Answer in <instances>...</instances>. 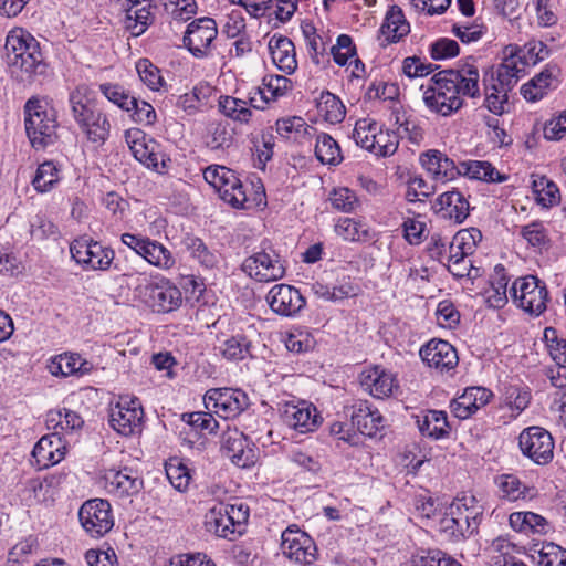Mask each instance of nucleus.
<instances>
[{
  "label": "nucleus",
  "instance_id": "f257e3e1",
  "mask_svg": "<svg viewBox=\"0 0 566 566\" xmlns=\"http://www.w3.org/2000/svg\"><path fill=\"white\" fill-rule=\"evenodd\" d=\"M480 73L475 65L464 63L461 67L436 73L423 90L424 105L433 113L450 116L464 104L463 97H478Z\"/></svg>",
  "mask_w": 566,
  "mask_h": 566
},
{
  "label": "nucleus",
  "instance_id": "f03ea898",
  "mask_svg": "<svg viewBox=\"0 0 566 566\" xmlns=\"http://www.w3.org/2000/svg\"><path fill=\"white\" fill-rule=\"evenodd\" d=\"M23 114L25 133L35 150H43L56 143L57 113L48 97H30L23 106Z\"/></svg>",
  "mask_w": 566,
  "mask_h": 566
},
{
  "label": "nucleus",
  "instance_id": "7ed1b4c3",
  "mask_svg": "<svg viewBox=\"0 0 566 566\" xmlns=\"http://www.w3.org/2000/svg\"><path fill=\"white\" fill-rule=\"evenodd\" d=\"M6 60L10 67L29 75L42 74L45 70L39 42L23 30L11 31L6 40Z\"/></svg>",
  "mask_w": 566,
  "mask_h": 566
},
{
  "label": "nucleus",
  "instance_id": "20e7f679",
  "mask_svg": "<svg viewBox=\"0 0 566 566\" xmlns=\"http://www.w3.org/2000/svg\"><path fill=\"white\" fill-rule=\"evenodd\" d=\"M134 295L153 312L170 313L182 303L180 290L168 279H138Z\"/></svg>",
  "mask_w": 566,
  "mask_h": 566
},
{
  "label": "nucleus",
  "instance_id": "39448f33",
  "mask_svg": "<svg viewBox=\"0 0 566 566\" xmlns=\"http://www.w3.org/2000/svg\"><path fill=\"white\" fill-rule=\"evenodd\" d=\"M248 520L249 509L242 503H218L206 513L205 527L219 537L233 539L242 534Z\"/></svg>",
  "mask_w": 566,
  "mask_h": 566
},
{
  "label": "nucleus",
  "instance_id": "423d86ee",
  "mask_svg": "<svg viewBox=\"0 0 566 566\" xmlns=\"http://www.w3.org/2000/svg\"><path fill=\"white\" fill-rule=\"evenodd\" d=\"M513 303L531 316L538 317L547 308L549 293L544 281L535 275L517 277L510 290Z\"/></svg>",
  "mask_w": 566,
  "mask_h": 566
},
{
  "label": "nucleus",
  "instance_id": "0eeeda50",
  "mask_svg": "<svg viewBox=\"0 0 566 566\" xmlns=\"http://www.w3.org/2000/svg\"><path fill=\"white\" fill-rule=\"evenodd\" d=\"M205 180L219 193L220 198L237 209H243L247 192L235 172L226 166L212 165L203 170Z\"/></svg>",
  "mask_w": 566,
  "mask_h": 566
},
{
  "label": "nucleus",
  "instance_id": "6e6552de",
  "mask_svg": "<svg viewBox=\"0 0 566 566\" xmlns=\"http://www.w3.org/2000/svg\"><path fill=\"white\" fill-rule=\"evenodd\" d=\"M241 268L244 273L258 282L281 280L286 271L284 261L271 247L262 248L248 256Z\"/></svg>",
  "mask_w": 566,
  "mask_h": 566
},
{
  "label": "nucleus",
  "instance_id": "1a4fd4ad",
  "mask_svg": "<svg viewBox=\"0 0 566 566\" xmlns=\"http://www.w3.org/2000/svg\"><path fill=\"white\" fill-rule=\"evenodd\" d=\"M73 260L88 270L107 271L115 259V251L98 241L87 238L75 239L70 244Z\"/></svg>",
  "mask_w": 566,
  "mask_h": 566
},
{
  "label": "nucleus",
  "instance_id": "9d476101",
  "mask_svg": "<svg viewBox=\"0 0 566 566\" xmlns=\"http://www.w3.org/2000/svg\"><path fill=\"white\" fill-rule=\"evenodd\" d=\"M125 140L136 160L157 172H165L170 161L159 150V145L142 129L130 128L125 132Z\"/></svg>",
  "mask_w": 566,
  "mask_h": 566
},
{
  "label": "nucleus",
  "instance_id": "9b49d317",
  "mask_svg": "<svg viewBox=\"0 0 566 566\" xmlns=\"http://www.w3.org/2000/svg\"><path fill=\"white\" fill-rule=\"evenodd\" d=\"M520 449L535 464L546 465L554 458V439L544 428L532 426L525 428L518 436Z\"/></svg>",
  "mask_w": 566,
  "mask_h": 566
},
{
  "label": "nucleus",
  "instance_id": "f8f14e48",
  "mask_svg": "<svg viewBox=\"0 0 566 566\" xmlns=\"http://www.w3.org/2000/svg\"><path fill=\"white\" fill-rule=\"evenodd\" d=\"M144 410L138 398L120 397L109 409V426L124 437L142 431Z\"/></svg>",
  "mask_w": 566,
  "mask_h": 566
},
{
  "label": "nucleus",
  "instance_id": "ddd939ff",
  "mask_svg": "<svg viewBox=\"0 0 566 566\" xmlns=\"http://www.w3.org/2000/svg\"><path fill=\"white\" fill-rule=\"evenodd\" d=\"M84 531L94 538H101L114 526L111 504L106 500L86 501L78 511Z\"/></svg>",
  "mask_w": 566,
  "mask_h": 566
},
{
  "label": "nucleus",
  "instance_id": "4468645a",
  "mask_svg": "<svg viewBox=\"0 0 566 566\" xmlns=\"http://www.w3.org/2000/svg\"><path fill=\"white\" fill-rule=\"evenodd\" d=\"M207 409L223 419L240 415L249 406V397L241 389L212 388L205 395Z\"/></svg>",
  "mask_w": 566,
  "mask_h": 566
},
{
  "label": "nucleus",
  "instance_id": "2eb2a0df",
  "mask_svg": "<svg viewBox=\"0 0 566 566\" xmlns=\"http://www.w3.org/2000/svg\"><path fill=\"white\" fill-rule=\"evenodd\" d=\"M344 415L350 419L353 428L369 438L376 437L385 427L384 417L367 400L353 399L344 406Z\"/></svg>",
  "mask_w": 566,
  "mask_h": 566
},
{
  "label": "nucleus",
  "instance_id": "dca6fc26",
  "mask_svg": "<svg viewBox=\"0 0 566 566\" xmlns=\"http://www.w3.org/2000/svg\"><path fill=\"white\" fill-rule=\"evenodd\" d=\"M281 538L282 552L289 559L305 566L316 560L317 547L305 532L290 526L282 533Z\"/></svg>",
  "mask_w": 566,
  "mask_h": 566
},
{
  "label": "nucleus",
  "instance_id": "f3484780",
  "mask_svg": "<svg viewBox=\"0 0 566 566\" xmlns=\"http://www.w3.org/2000/svg\"><path fill=\"white\" fill-rule=\"evenodd\" d=\"M221 450L239 468H250L258 460L256 452L242 431L228 427L221 436Z\"/></svg>",
  "mask_w": 566,
  "mask_h": 566
},
{
  "label": "nucleus",
  "instance_id": "a211bd4d",
  "mask_svg": "<svg viewBox=\"0 0 566 566\" xmlns=\"http://www.w3.org/2000/svg\"><path fill=\"white\" fill-rule=\"evenodd\" d=\"M217 23L211 18H200L188 24L184 45L198 59L206 57L212 41L217 38Z\"/></svg>",
  "mask_w": 566,
  "mask_h": 566
},
{
  "label": "nucleus",
  "instance_id": "6ab92c4d",
  "mask_svg": "<svg viewBox=\"0 0 566 566\" xmlns=\"http://www.w3.org/2000/svg\"><path fill=\"white\" fill-rule=\"evenodd\" d=\"M270 308L277 315L295 316L305 306L306 302L301 292L289 284H276L266 294Z\"/></svg>",
  "mask_w": 566,
  "mask_h": 566
},
{
  "label": "nucleus",
  "instance_id": "aec40b11",
  "mask_svg": "<svg viewBox=\"0 0 566 566\" xmlns=\"http://www.w3.org/2000/svg\"><path fill=\"white\" fill-rule=\"evenodd\" d=\"M523 50L517 45H507L504 49L503 62L497 66L496 78L494 83L502 87L503 91L510 92L518 82L522 73H524L527 61L525 56H521Z\"/></svg>",
  "mask_w": 566,
  "mask_h": 566
},
{
  "label": "nucleus",
  "instance_id": "412c9836",
  "mask_svg": "<svg viewBox=\"0 0 566 566\" xmlns=\"http://www.w3.org/2000/svg\"><path fill=\"white\" fill-rule=\"evenodd\" d=\"M283 422L300 433L314 431L321 421L316 407L307 401L287 402L282 412Z\"/></svg>",
  "mask_w": 566,
  "mask_h": 566
},
{
  "label": "nucleus",
  "instance_id": "4be33fe9",
  "mask_svg": "<svg viewBox=\"0 0 566 566\" xmlns=\"http://www.w3.org/2000/svg\"><path fill=\"white\" fill-rule=\"evenodd\" d=\"M420 357L424 364L441 373L457 367L459 357L455 348L442 339H431L420 348Z\"/></svg>",
  "mask_w": 566,
  "mask_h": 566
},
{
  "label": "nucleus",
  "instance_id": "5701e85b",
  "mask_svg": "<svg viewBox=\"0 0 566 566\" xmlns=\"http://www.w3.org/2000/svg\"><path fill=\"white\" fill-rule=\"evenodd\" d=\"M433 212L442 219L462 223L470 212L468 199L459 190H451L441 193L432 202Z\"/></svg>",
  "mask_w": 566,
  "mask_h": 566
},
{
  "label": "nucleus",
  "instance_id": "b1692460",
  "mask_svg": "<svg viewBox=\"0 0 566 566\" xmlns=\"http://www.w3.org/2000/svg\"><path fill=\"white\" fill-rule=\"evenodd\" d=\"M105 488L108 493L118 497L133 496L144 488L139 474L129 468L108 470L105 474Z\"/></svg>",
  "mask_w": 566,
  "mask_h": 566
},
{
  "label": "nucleus",
  "instance_id": "393cba45",
  "mask_svg": "<svg viewBox=\"0 0 566 566\" xmlns=\"http://www.w3.org/2000/svg\"><path fill=\"white\" fill-rule=\"evenodd\" d=\"M422 167L433 176L436 180L446 182L461 176V161L455 164L444 153L430 149L420 156Z\"/></svg>",
  "mask_w": 566,
  "mask_h": 566
},
{
  "label": "nucleus",
  "instance_id": "a878e982",
  "mask_svg": "<svg viewBox=\"0 0 566 566\" xmlns=\"http://www.w3.org/2000/svg\"><path fill=\"white\" fill-rule=\"evenodd\" d=\"M492 397L493 394L484 387H470L450 402V409L454 417L464 420L488 405Z\"/></svg>",
  "mask_w": 566,
  "mask_h": 566
},
{
  "label": "nucleus",
  "instance_id": "bb28decb",
  "mask_svg": "<svg viewBox=\"0 0 566 566\" xmlns=\"http://www.w3.org/2000/svg\"><path fill=\"white\" fill-rule=\"evenodd\" d=\"M359 379L364 390L378 399L389 397L398 388L395 375L379 366L364 370Z\"/></svg>",
  "mask_w": 566,
  "mask_h": 566
},
{
  "label": "nucleus",
  "instance_id": "cd10ccee",
  "mask_svg": "<svg viewBox=\"0 0 566 566\" xmlns=\"http://www.w3.org/2000/svg\"><path fill=\"white\" fill-rule=\"evenodd\" d=\"M65 441L56 432L42 437L33 448L32 455L39 469H46L64 459Z\"/></svg>",
  "mask_w": 566,
  "mask_h": 566
},
{
  "label": "nucleus",
  "instance_id": "c85d7f7f",
  "mask_svg": "<svg viewBox=\"0 0 566 566\" xmlns=\"http://www.w3.org/2000/svg\"><path fill=\"white\" fill-rule=\"evenodd\" d=\"M410 32L402 10L398 6H392L380 27L378 41L381 46L400 41Z\"/></svg>",
  "mask_w": 566,
  "mask_h": 566
},
{
  "label": "nucleus",
  "instance_id": "c756f323",
  "mask_svg": "<svg viewBox=\"0 0 566 566\" xmlns=\"http://www.w3.org/2000/svg\"><path fill=\"white\" fill-rule=\"evenodd\" d=\"M269 51L273 63L285 74H292L297 69L295 46L292 40L284 35L274 34L269 41Z\"/></svg>",
  "mask_w": 566,
  "mask_h": 566
},
{
  "label": "nucleus",
  "instance_id": "7c9ffc66",
  "mask_svg": "<svg viewBox=\"0 0 566 566\" xmlns=\"http://www.w3.org/2000/svg\"><path fill=\"white\" fill-rule=\"evenodd\" d=\"M53 376L86 375L93 369L92 363L76 353H64L52 357L48 364Z\"/></svg>",
  "mask_w": 566,
  "mask_h": 566
},
{
  "label": "nucleus",
  "instance_id": "2f4dec72",
  "mask_svg": "<svg viewBox=\"0 0 566 566\" xmlns=\"http://www.w3.org/2000/svg\"><path fill=\"white\" fill-rule=\"evenodd\" d=\"M92 94L91 87L84 83L75 86L69 94L71 114L77 125L98 109Z\"/></svg>",
  "mask_w": 566,
  "mask_h": 566
},
{
  "label": "nucleus",
  "instance_id": "473e14b6",
  "mask_svg": "<svg viewBox=\"0 0 566 566\" xmlns=\"http://www.w3.org/2000/svg\"><path fill=\"white\" fill-rule=\"evenodd\" d=\"M461 176L485 182H504L509 176L501 174L491 163L484 160L461 161Z\"/></svg>",
  "mask_w": 566,
  "mask_h": 566
},
{
  "label": "nucleus",
  "instance_id": "72a5a7b5",
  "mask_svg": "<svg viewBox=\"0 0 566 566\" xmlns=\"http://www.w3.org/2000/svg\"><path fill=\"white\" fill-rule=\"evenodd\" d=\"M82 133L92 143L103 144L109 136L111 123L107 115L101 109H96L90 116L78 124Z\"/></svg>",
  "mask_w": 566,
  "mask_h": 566
},
{
  "label": "nucleus",
  "instance_id": "f704fd0d",
  "mask_svg": "<svg viewBox=\"0 0 566 566\" xmlns=\"http://www.w3.org/2000/svg\"><path fill=\"white\" fill-rule=\"evenodd\" d=\"M511 527L521 533L546 534L549 531V524L545 517L533 512H514L510 515Z\"/></svg>",
  "mask_w": 566,
  "mask_h": 566
},
{
  "label": "nucleus",
  "instance_id": "c9c22d12",
  "mask_svg": "<svg viewBox=\"0 0 566 566\" xmlns=\"http://www.w3.org/2000/svg\"><path fill=\"white\" fill-rule=\"evenodd\" d=\"M417 426L423 436L433 439H440L448 434L449 423L447 412L440 410H429L422 417H418Z\"/></svg>",
  "mask_w": 566,
  "mask_h": 566
},
{
  "label": "nucleus",
  "instance_id": "e433bc0d",
  "mask_svg": "<svg viewBox=\"0 0 566 566\" xmlns=\"http://www.w3.org/2000/svg\"><path fill=\"white\" fill-rule=\"evenodd\" d=\"M132 4L126 9L125 28L133 36L142 35L147 27L153 22V14L150 12V3L147 7L139 6L143 2H130Z\"/></svg>",
  "mask_w": 566,
  "mask_h": 566
},
{
  "label": "nucleus",
  "instance_id": "4c0bfd02",
  "mask_svg": "<svg viewBox=\"0 0 566 566\" xmlns=\"http://www.w3.org/2000/svg\"><path fill=\"white\" fill-rule=\"evenodd\" d=\"M251 348V340L238 334L223 340L219 346V353L228 360H243L252 357Z\"/></svg>",
  "mask_w": 566,
  "mask_h": 566
},
{
  "label": "nucleus",
  "instance_id": "58836bf2",
  "mask_svg": "<svg viewBox=\"0 0 566 566\" xmlns=\"http://www.w3.org/2000/svg\"><path fill=\"white\" fill-rule=\"evenodd\" d=\"M212 94V87L208 84L200 83L196 85L190 92L179 96L177 106L193 114L199 111Z\"/></svg>",
  "mask_w": 566,
  "mask_h": 566
},
{
  "label": "nucleus",
  "instance_id": "ea45409f",
  "mask_svg": "<svg viewBox=\"0 0 566 566\" xmlns=\"http://www.w3.org/2000/svg\"><path fill=\"white\" fill-rule=\"evenodd\" d=\"M499 488L500 497L516 501L518 499H525L532 496L531 489L524 485L521 480L513 474H502L496 480Z\"/></svg>",
  "mask_w": 566,
  "mask_h": 566
},
{
  "label": "nucleus",
  "instance_id": "a19ab883",
  "mask_svg": "<svg viewBox=\"0 0 566 566\" xmlns=\"http://www.w3.org/2000/svg\"><path fill=\"white\" fill-rule=\"evenodd\" d=\"M315 156L322 164L336 166L343 160L340 147L328 134L322 133L316 138Z\"/></svg>",
  "mask_w": 566,
  "mask_h": 566
},
{
  "label": "nucleus",
  "instance_id": "79ce46f5",
  "mask_svg": "<svg viewBox=\"0 0 566 566\" xmlns=\"http://www.w3.org/2000/svg\"><path fill=\"white\" fill-rule=\"evenodd\" d=\"M318 113L331 124L340 123L346 115L342 101L329 92H323L317 102Z\"/></svg>",
  "mask_w": 566,
  "mask_h": 566
},
{
  "label": "nucleus",
  "instance_id": "37998d69",
  "mask_svg": "<svg viewBox=\"0 0 566 566\" xmlns=\"http://www.w3.org/2000/svg\"><path fill=\"white\" fill-rule=\"evenodd\" d=\"M263 87L256 90L260 99L276 101L292 90V81L284 75H268L263 78Z\"/></svg>",
  "mask_w": 566,
  "mask_h": 566
},
{
  "label": "nucleus",
  "instance_id": "c03bdc74",
  "mask_svg": "<svg viewBox=\"0 0 566 566\" xmlns=\"http://www.w3.org/2000/svg\"><path fill=\"white\" fill-rule=\"evenodd\" d=\"M233 129L223 123H213L206 135V146L211 150H226L233 144Z\"/></svg>",
  "mask_w": 566,
  "mask_h": 566
},
{
  "label": "nucleus",
  "instance_id": "a18cd8bd",
  "mask_svg": "<svg viewBox=\"0 0 566 566\" xmlns=\"http://www.w3.org/2000/svg\"><path fill=\"white\" fill-rule=\"evenodd\" d=\"M60 181V169L52 160L39 165L32 179V186L38 192L50 191Z\"/></svg>",
  "mask_w": 566,
  "mask_h": 566
},
{
  "label": "nucleus",
  "instance_id": "49530a36",
  "mask_svg": "<svg viewBox=\"0 0 566 566\" xmlns=\"http://www.w3.org/2000/svg\"><path fill=\"white\" fill-rule=\"evenodd\" d=\"M553 82V75L548 69L543 70L530 82L521 87V94L528 102H536L546 94Z\"/></svg>",
  "mask_w": 566,
  "mask_h": 566
},
{
  "label": "nucleus",
  "instance_id": "de8ad7c7",
  "mask_svg": "<svg viewBox=\"0 0 566 566\" xmlns=\"http://www.w3.org/2000/svg\"><path fill=\"white\" fill-rule=\"evenodd\" d=\"M185 245L191 256L196 259L202 266L213 269L219 263V255L216 251L210 250L208 245L197 237H188L185 239Z\"/></svg>",
  "mask_w": 566,
  "mask_h": 566
},
{
  "label": "nucleus",
  "instance_id": "09e8293b",
  "mask_svg": "<svg viewBox=\"0 0 566 566\" xmlns=\"http://www.w3.org/2000/svg\"><path fill=\"white\" fill-rule=\"evenodd\" d=\"M218 106L224 116L239 123H249L252 116V112L248 107V103L240 98L220 96Z\"/></svg>",
  "mask_w": 566,
  "mask_h": 566
},
{
  "label": "nucleus",
  "instance_id": "8fccbe9b",
  "mask_svg": "<svg viewBox=\"0 0 566 566\" xmlns=\"http://www.w3.org/2000/svg\"><path fill=\"white\" fill-rule=\"evenodd\" d=\"M335 232L346 241L358 242L369 239L368 227L352 218H340L335 224Z\"/></svg>",
  "mask_w": 566,
  "mask_h": 566
},
{
  "label": "nucleus",
  "instance_id": "3c124183",
  "mask_svg": "<svg viewBox=\"0 0 566 566\" xmlns=\"http://www.w3.org/2000/svg\"><path fill=\"white\" fill-rule=\"evenodd\" d=\"M101 93L124 112H129L130 105H136V97L118 83L99 84Z\"/></svg>",
  "mask_w": 566,
  "mask_h": 566
},
{
  "label": "nucleus",
  "instance_id": "603ef678",
  "mask_svg": "<svg viewBox=\"0 0 566 566\" xmlns=\"http://www.w3.org/2000/svg\"><path fill=\"white\" fill-rule=\"evenodd\" d=\"M147 244V255H144L145 261L160 270H170L175 266L176 260L170 250L164 244L151 239Z\"/></svg>",
  "mask_w": 566,
  "mask_h": 566
},
{
  "label": "nucleus",
  "instance_id": "864d4df0",
  "mask_svg": "<svg viewBox=\"0 0 566 566\" xmlns=\"http://www.w3.org/2000/svg\"><path fill=\"white\" fill-rule=\"evenodd\" d=\"M534 187L537 195L536 201L543 208L549 209L560 203L559 188L554 181L542 177L538 181H534Z\"/></svg>",
  "mask_w": 566,
  "mask_h": 566
},
{
  "label": "nucleus",
  "instance_id": "5fc2aeb1",
  "mask_svg": "<svg viewBox=\"0 0 566 566\" xmlns=\"http://www.w3.org/2000/svg\"><path fill=\"white\" fill-rule=\"evenodd\" d=\"M543 339L552 359L562 367H566V339L558 336L554 327L544 329Z\"/></svg>",
  "mask_w": 566,
  "mask_h": 566
},
{
  "label": "nucleus",
  "instance_id": "6e6d98bb",
  "mask_svg": "<svg viewBox=\"0 0 566 566\" xmlns=\"http://www.w3.org/2000/svg\"><path fill=\"white\" fill-rule=\"evenodd\" d=\"M520 235L534 248L544 249L549 244L548 230L539 220L521 227Z\"/></svg>",
  "mask_w": 566,
  "mask_h": 566
},
{
  "label": "nucleus",
  "instance_id": "4d7b16f0",
  "mask_svg": "<svg viewBox=\"0 0 566 566\" xmlns=\"http://www.w3.org/2000/svg\"><path fill=\"white\" fill-rule=\"evenodd\" d=\"M377 133V122L364 118L356 122L353 130V139L356 145L371 153L375 147V134Z\"/></svg>",
  "mask_w": 566,
  "mask_h": 566
},
{
  "label": "nucleus",
  "instance_id": "13d9d810",
  "mask_svg": "<svg viewBox=\"0 0 566 566\" xmlns=\"http://www.w3.org/2000/svg\"><path fill=\"white\" fill-rule=\"evenodd\" d=\"M165 471L171 485L178 491H185L190 481L189 469L178 458L170 459L166 465Z\"/></svg>",
  "mask_w": 566,
  "mask_h": 566
},
{
  "label": "nucleus",
  "instance_id": "bf43d9fd",
  "mask_svg": "<svg viewBox=\"0 0 566 566\" xmlns=\"http://www.w3.org/2000/svg\"><path fill=\"white\" fill-rule=\"evenodd\" d=\"M375 147L371 148V153L376 156L387 157L396 153L399 142L398 135L390 130H384L377 124V133L375 134Z\"/></svg>",
  "mask_w": 566,
  "mask_h": 566
},
{
  "label": "nucleus",
  "instance_id": "052dcab7",
  "mask_svg": "<svg viewBox=\"0 0 566 566\" xmlns=\"http://www.w3.org/2000/svg\"><path fill=\"white\" fill-rule=\"evenodd\" d=\"M333 208L338 211L350 213L359 206L356 193L346 187L334 189L329 196Z\"/></svg>",
  "mask_w": 566,
  "mask_h": 566
},
{
  "label": "nucleus",
  "instance_id": "680f3d73",
  "mask_svg": "<svg viewBox=\"0 0 566 566\" xmlns=\"http://www.w3.org/2000/svg\"><path fill=\"white\" fill-rule=\"evenodd\" d=\"M307 124L302 117L281 118L276 122V132L284 139L297 140L300 136L306 134Z\"/></svg>",
  "mask_w": 566,
  "mask_h": 566
},
{
  "label": "nucleus",
  "instance_id": "e2e57ef3",
  "mask_svg": "<svg viewBox=\"0 0 566 566\" xmlns=\"http://www.w3.org/2000/svg\"><path fill=\"white\" fill-rule=\"evenodd\" d=\"M482 240V232L478 228L462 229L453 237L450 245L462 250L461 253H474L478 243Z\"/></svg>",
  "mask_w": 566,
  "mask_h": 566
},
{
  "label": "nucleus",
  "instance_id": "0e129e2a",
  "mask_svg": "<svg viewBox=\"0 0 566 566\" xmlns=\"http://www.w3.org/2000/svg\"><path fill=\"white\" fill-rule=\"evenodd\" d=\"M408 566H461L457 560L447 557L441 551H428L413 555Z\"/></svg>",
  "mask_w": 566,
  "mask_h": 566
},
{
  "label": "nucleus",
  "instance_id": "69168bd1",
  "mask_svg": "<svg viewBox=\"0 0 566 566\" xmlns=\"http://www.w3.org/2000/svg\"><path fill=\"white\" fill-rule=\"evenodd\" d=\"M139 78L153 91H158L163 84L160 71L149 60L140 59L136 63Z\"/></svg>",
  "mask_w": 566,
  "mask_h": 566
},
{
  "label": "nucleus",
  "instance_id": "338daca9",
  "mask_svg": "<svg viewBox=\"0 0 566 566\" xmlns=\"http://www.w3.org/2000/svg\"><path fill=\"white\" fill-rule=\"evenodd\" d=\"M507 91L502 92V87L496 86L495 84L488 85L485 83L486 108L495 115L503 114L507 104Z\"/></svg>",
  "mask_w": 566,
  "mask_h": 566
},
{
  "label": "nucleus",
  "instance_id": "774afa93",
  "mask_svg": "<svg viewBox=\"0 0 566 566\" xmlns=\"http://www.w3.org/2000/svg\"><path fill=\"white\" fill-rule=\"evenodd\" d=\"M537 563L539 566H566V549L554 543L544 544Z\"/></svg>",
  "mask_w": 566,
  "mask_h": 566
}]
</instances>
